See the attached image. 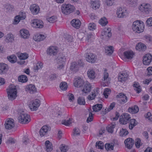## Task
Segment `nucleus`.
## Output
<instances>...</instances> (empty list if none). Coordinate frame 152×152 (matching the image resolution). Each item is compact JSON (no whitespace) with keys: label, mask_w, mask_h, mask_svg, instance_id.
<instances>
[{"label":"nucleus","mask_w":152,"mask_h":152,"mask_svg":"<svg viewBox=\"0 0 152 152\" xmlns=\"http://www.w3.org/2000/svg\"><path fill=\"white\" fill-rule=\"evenodd\" d=\"M127 101V97L126 96H125L124 98H122L120 99H118L119 102L120 104H124L126 103Z\"/></svg>","instance_id":"obj_53"},{"label":"nucleus","mask_w":152,"mask_h":152,"mask_svg":"<svg viewBox=\"0 0 152 152\" xmlns=\"http://www.w3.org/2000/svg\"><path fill=\"white\" fill-rule=\"evenodd\" d=\"M115 104L114 103H112L110 105L109 107L108 108L105 109V112L107 113L112 110L115 107Z\"/></svg>","instance_id":"obj_57"},{"label":"nucleus","mask_w":152,"mask_h":152,"mask_svg":"<svg viewBox=\"0 0 152 152\" xmlns=\"http://www.w3.org/2000/svg\"><path fill=\"white\" fill-rule=\"evenodd\" d=\"M132 27L134 31L137 33H140L143 31L144 25L142 21L137 20L133 23Z\"/></svg>","instance_id":"obj_1"},{"label":"nucleus","mask_w":152,"mask_h":152,"mask_svg":"<svg viewBox=\"0 0 152 152\" xmlns=\"http://www.w3.org/2000/svg\"><path fill=\"white\" fill-rule=\"evenodd\" d=\"M129 121V128L130 129H132L137 124V123L136 122L135 120L134 119H130Z\"/></svg>","instance_id":"obj_36"},{"label":"nucleus","mask_w":152,"mask_h":152,"mask_svg":"<svg viewBox=\"0 0 152 152\" xmlns=\"http://www.w3.org/2000/svg\"><path fill=\"white\" fill-rule=\"evenodd\" d=\"M146 24L148 26H152V17L149 18L146 20Z\"/></svg>","instance_id":"obj_60"},{"label":"nucleus","mask_w":152,"mask_h":152,"mask_svg":"<svg viewBox=\"0 0 152 152\" xmlns=\"http://www.w3.org/2000/svg\"><path fill=\"white\" fill-rule=\"evenodd\" d=\"M8 66L4 63L0 64V74H5L8 70Z\"/></svg>","instance_id":"obj_18"},{"label":"nucleus","mask_w":152,"mask_h":152,"mask_svg":"<svg viewBox=\"0 0 152 152\" xmlns=\"http://www.w3.org/2000/svg\"><path fill=\"white\" fill-rule=\"evenodd\" d=\"M111 31V28H108L107 29L105 28L104 31L102 32L101 35L102 36L104 35L105 37H110L112 36Z\"/></svg>","instance_id":"obj_22"},{"label":"nucleus","mask_w":152,"mask_h":152,"mask_svg":"<svg viewBox=\"0 0 152 152\" xmlns=\"http://www.w3.org/2000/svg\"><path fill=\"white\" fill-rule=\"evenodd\" d=\"M20 18L19 16L17 15L15 18L14 21L13 23V24L14 25L17 24L20 21Z\"/></svg>","instance_id":"obj_62"},{"label":"nucleus","mask_w":152,"mask_h":152,"mask_svg":"<svg viewBox=\"0 0 152 152\" xmlns=\"http://www.w3.org/2000/svg\"><path fill=\"white\" fill-rule=\"evenodd\" d=\"M115 124H113L109 125L106 128L107 130L109 132L112 133L113 131V129L115 127Z\"/></svg>","instance_id":"obj_41"},{"label":"nucleus","mask_w":152,"mask_h":152,"mask_svg":"<svg viewBox=\"0 0 152 152\" xmlns=\"http://www.w3.org/2000/svg\"><path fill=\"white\" fill-rule=\"evenodd\" d=\"M57 18L56 17L52 16L47 18L48 21L50 23H54L57 20Z\"/></svg>","instance_id":"obj_52"},{"label":"nucleus","mask_w":152,"mask_h":152,"mask_svg":"<svg viewBox=\"0 0 152 152\" xmlns=\"http://www.w3.org/2000/svg\"><path fill=\"white\" fill-rule=\"evenodd\" d=\"M19 16L21 20L24 19L26 17V14L25 12H20L19 14Z\"/></svg>","instance_id":"obj_61"},{"label":"nucleus","mask_w":152,"mask_h":152,"mask_svg":"<svg viewBox=\"0 0 152 152\" xmlns=\"http://www.w3.org/2000/svg\"><path fill=\"white\" fill-rule=\"evenodd\" d=\"M68 147L67 146H62L61 147L60 150L61 152H66L67 151L68 149Z\"/></svg>","instance_id":"obj_64"},{"label":"nucleus","mask_w":152,"mask_h":152,"mask_svg":"<svg viewBox=\"0 0 152 152\" xmlns=\"http://www.w3.org/2000/svg\"><path fill=\"white\" fill-rule=\"evenodd\" d=\"M75 10L74 7L70 4H62L61 10L62 13L65 15H69L73 12Z\"/></svg>","instance_id":"obj_4"},{"label":"nucleus","mask_w":152,"mask_h":152,"mask_svg":"<svg viewBox=\"0 0 152 152\" xmlns=\"http://www.w3.org/2000/svg\"><path fill=\"white\" fill-rule=\"evenodd\" d=\"M96 57L94 54L91 53L88 54L86 57V60L91 63H94L96 61Z\"/></svg>","instance_id":"obj_13"},{"label":"nucleus","mask_w":152,"mask_h":152,"mask_svg":"<svg viewBox=\"0 0 152 152\" xmlns=\"http://www.w3.org/2000/svg\"><path fill=\"white\" fill-rule=\"evenodd\" d=\"M30 10L32 14L36 15L39 12V8L38 6L35 4H33L30 6Z\"/></svg>","instance_id":"obj_17"},{"label":"nucleus","mask_w":152,"mask_h":152,"mask_svg":"<svg viewBox=\"0 0 152 152\" xmlns=\"http://www.w3.org/2000/svg\"><path fill=\"white\" fill-rule=\"evenodd\" d=\"M145 118H148V120L152 121V115L150 112H148L145 115Z\"/></svg>","instance_id":"obj_59"},{"label":"nucleus","mask_w":152,"mask_h":152,"mask_svg":"<svg viewBox=\"0 0 152 152\" xmlns=\"http://www.w3.org/2000/svg\"><path fill=\"white\" fill-rule=\"evenodd\" d=\"M20 32L21 37L22 38H27L28 37L29 38L30 37V34L28 30L23 29H21Z\"/></svg>","instance_id":"obj_19"},{"label":"nucleus","mask_w":152,"mask_h":152,"mask_svg":"<svg viewBox=\"0 0 152 152\" xmlns=\"http://www.w3.org/2000/svg\"><path fill=\"white\" fill-rule=\"evenodd\" d=\"M16 141V140H15L13 138H10L7 140V144H13L15 143Z\"/></svg>","instance_id":"obj_58"},{"label":"nucleus","mask_w":152,"mask_h":152,"mask_svg":"<svg viewBox=\"0 0 152 152\" xmlns=\"http://www.w3.org/2000/svg\"><path fill=\"white\" fill-rule=\"evenodd\" d=\"M129 4L132 7H135L137 4V0H127Z\"/></svg>","instance_id":"obj_42"},{"label":"nucleus","mask_w":152,"mask_h":152,"mask_svg":"<svg viewBox=\"0 0 152 152\" xmlns=\"http://www.w3.org/2000/svg\"><path fill=\"white\" fill-rule=\"evenodd\" d=\"M82 66V64L80 62L78 63L76 62H73L71 64L70 69L75 72H76L78 70L79 66Z\"/></svg>","instance_id":"obj_16"},{"label":"nucleus","mask_w":152,"mask_h":152,"mask_svg":"<svg viewBox=\"0 0 152 152\" xmlns=\"http://www.w3.org/2000/svg\"><path fill=\"white\" fill-rule=\"evenodd\" d=\"M77 102L80 105H84L85 104L84 98L83 97H79L77 99Z\"/></svg>","instance_id":"obj_47"},{"label":"nucleus","mask_w":152,"mask_h":152,"mask_svg":"<svg viewBox=\"0 0 152 152\" xmlns=\"http://www.w3.org/2000/svg\"><path fill=\"white\" fill-rule=\"evenodd\" d=\"M34 37H35L36 38H46V37L48 38L50 37L48 34H36Z\"/></svg>","instance_id":"obj_43"},{"label":"nucleus","mask_w":152,"mask_h":152,"mask_svg":"<svg viewBox=\"0 0 152 152\" xmlns=\"http://www.w3.org/2000/svg\"><path fill=\"white\" fill-rule=\"evenodd\" d=\"M134 90L137 93H139L141 91L140 86L139 84L137 83L134 84Z\"/></svg>","instance_id":"obj_50"},{"label":"nucleus","mask_w":152,"mask_h":152,"mask_svg":"<svg viewBox=\"0 0 152 152\" xmlns=\"http://www.w3.org/2000/svg\"><path fill=\"white\" fill-rule=\"evenodd\" d=\"M96 146L98 149H102L104 148V145L101 141L97 142L96 143Z\"/></svg>","instance_id":"obj_48"},{"label":"nucleus","mask_w":152,"mask_h":152,"mask_svg":"<svg viewBox=\"0 0 152 152\" xmlns=\"http://www.w3.org/2000/svg\"><path fill=\"white\" fill-rule=\"evenodd\" d=\"M58 51V48L57 47L50 46L48 48L46 53L48 55L53 56L57 55Z\"/></svg>","instance_id":"obj_6"},{"label":"nucleus","mask_w":152,"mask_h":152,"mask_svg":"<svg viewBox=\"0 0 152 152\" xmlns=\"http://www.w3.org/2000/svg\"><path fill=\"white\" fill-rule=\"evenodd\" d=\"M40 105V101L39 99H36L33 102H32L29 104V107L31 110L36 111Z\"/></svg>","instance_id":"obj_8"},{"label":"nucleus","mask_w":152,"mask_h":152,"mask_svg":"<svg viewBox=\"0 0 152 152\" xmlns=\"http://www.w3.org/2000/svg\"><path fill=\"white\" fill-rule=\"evenodd\" d=\"M5 8L8 12H10L12 11L13 6L10 4H7L5 5Z\"/></svg>","instance_id":"obj_56"},{"label":"nucleus","mask_w":152,"mask_h":152,"mask_svg":"<svg viewBox=\"0 0 152 152\" xmlns=\"http://www.w3.org/2000/svg\"><path fill=\"white\" fill-rule=\"evenodd\" d=\"M18 57L20 60H24L27 59L28 57V54L26 53H21Z\"/></svg>","instance_id":"obj_39"},{"label":"nucleus","mask_w":152,"mask_h":152,"mask_svg":"<svg viewBox=\"0 0 152 152\" xmlns=\"http://www.w3.org/2000/svg\"><path fill=\"white\" fill-rule=\"evenodd\" d=\"M102 106L101 104H97L93 106L92 108L93 111L95 112L99 111L101 110Z\"/></svg>","instance_id":"obj_37"},{"label":"nucleus","mask_w":152,"mask_h":152,"mask_svg":"<svg viewBox=\"0 0 152 152\" xmlns=\"http://www.w3.org/2000/svg\"><path fill=\"white\" fill-rule=\"evenodd\" d=\"M7 59L10 62L12 63H15L17 61V57L14 55L8 56Z\"/></svg>","instance_id":"obj_33"},{"label":"nucleus","mask_w":152,"mask_h":152,"mask_svg":"<svg viewBox=\"0 0 152 152\" xmlns=\"http://www.w3.org/2000/svg\"><path fill=\"white\" fill-rule=\"evenodd\" d=\"M111 92V90L108 88H106L104 91L103 95L106 98H108V95L110 94Z\"/></svg>","instance_id":"obj_46"},{"label":"nucleus","mask_w":152,"mask_h":152,"mask_svg":"<svg viewBox=\"0 0 152 152\" xmlns=\"http://www.w3.org/2000/svg\"><path fill=\"white\" fill-rule=\"evenodd\" d=\"M139 10L142 12L148 14L151 10V5L149 4L143 3L138 7Z\"/></svg>","instance_id":"obj_5"},{"label":"nucleus","mask_w":152,"mask_h":152,"mask_svg":"<svg viewBox=\"0 0 152 152\" xmlns=\"http://www.w3.org/2000/svg\"><path fill=\"white\" fill-rule=\"evenodd\" d=\"M134 55V53L132 51H126L124 53V55L125 58L129 59H132Z\"/></svg>","instance_id":"obj_24"},{"label":"nucleus","mask_w":152,"mask_h":152,"mask_svg":"<svg viewBox=\"0 0 152 152\" xmlns=\"http://www.w3.org/2000/svg\"><path fill=\"white\" fill-rule=\"evenodd\" d=\"M18 119L20 123L23 124H26L30 121L29 115L23 111L20 113Z\"/></svg>","instance_id":"obj_3"},{"label":"nucleus","mask_w":152,"mask_h":152,"mask_svg":"<svg viewBox=\"0 0 152 152\" xmlns=\"http://www.w3.org/2000/svg\"><path fill=\"white\" fill-rule=\"evenodd\" d=\"M42 64L41 63H38L34 65V69L35 72H37V70L42 68Z\"/></svg>","instance_id":"obj_49"},{"label":"nucleus","mask_w":152,"mask_h":152,"mask_svg":"<svg viewBox=\"0 0 152 152\" xmlns=\"http://www.w3.org/2000/svg\"><path fill=\"white\" fill-rule=\"evenodd\" d=\"M129 133L127 130L125 129L122 128L119 134L121 136H125L127 135Z\"/></svg>","instance_id":"obj_40"},{"label":"nucleus","mask_w":152,"mask_h":152,"mask_svg":"<svg viewBox=\"0 0 152 152\" xmlns=\"http://www.w3.org/2000/svg\"><path fill=\"white\" fill-rule=\"evenodd\" d=\"M105 49L106 55L110 56L113 53V46H106Z\"/></svg>","instance_id":"obj_28"},{"label":"nucleus","mask_w":152,"mask_h":152,"mask_svg":"<svg viewBox=\"0 0 152 152\" xmlns=\"http://www.w3.org/2000/svg\"><path fill=\"white\" fill-rule=\"evenodd\" d=\"M72 122V120L69 119L68 120H64L62 121V124L66 126H69L71 124Z\"/></svg>","instance_id":"obj_45"},{"label":"nucleus","mask_w":152,"mask_h":152,"mask_svg":"<svg viewBox=\"0 0 152 152\" xmlns=\"http://www.w3.org/2000/svg\"><path fill=\"white\" fill-rule=\"evenodd\" d=\"M26 91L31 94H33L36 92L37 89L34 85L30 84L27 86L26 88Z\"/></svg>","instance_id":"obj_14"},{"label":"nucleus","mask_w":152,"mask_h":152,"mask_svg":"<svg viewBox=\"0 0 152 152\" xmlns=\"http://www.w3.org/2000/svg\"><path fill=\"white\" fill-rule=\"evenodd\" d=\"M7 92L9 99L12 100L15 99L16 97L17 91L15 86L10 85L9 88L7 89Z\"/></svg>","instance_id":"obj_2"},{"label":"nucleus","mask_w":152,"mask_h":152,"mask_svg":"<svg viewBox=\"0 0 152 152\" xmlns=\"http://www.w3.org/2000/svg\"><path fill=\"white\" fill-rule=\"evenodd\" d=\"M109 75L108 73L105 70L103 75V79L102 80L105 81H107L108 78V77Z\"/></svg>","instance_id":"obj_63"},{"label":"nucleus","mask_w":152,"mask_h":152,"mask_svg":"<svg viewBox=\"0 0 152 152\" xmlns=\"http://www.w3.org/2000/svg\"><path fill=\"white\" fill-rule=\"evenodd\" d=\"M130 119L129 114L127 113H124L121 116L119 121L121 124H126L128 123Z\"/></svg>","instance_id":"obj_7"},{"label":"nucleus","mask_w":152,"mask_h":152,"mask_svg":"<svg viewBox=\"0 0 152 152\" xmlns=\"http://www.w3.org/2000/svg\"><path fill=\"white\" fill-rule=\"evenodd\" d=\"M116 14L118 18H124L127 14L126 10L119 7L117 10Z\"/></svg>","instance_id":"obj_12"},{"label":"nucleus","mask_w":152,"mask_h":152,"mask_svg":"<svg viewBox=\"0 0 152 152\" xmlns=\"http://www.w3.org/2000/svg\"><path fill=\"white\" fill-rule=\"evenodd\" d=\"M91 4L92 8L94 10L98 9L100 6V2L98 0H92Z\"/></svg>","instance_id":"obj_23"},{"label":"nucleus","mask_w":152,"mask_h":152,"mask_svg":"<svg viewBox=\"0 0 152 152\" xmlns=\"http://www.w3.org/2000/svg\"><path fill=\"white\" fill-rule=\"evenodd\" d=\"M128 110L129 113H132V114H135L138 112L139 109L137 106L135 105L132 107L129 108Z\"/></svg>","instance_id":"obj_31"},{"label":"nucleus","mask_w":152,"mask_h":152,"mask_svg":"<svg viewBox=\"0 0 152 152\" xmlns=\"http://www.w3.org/2000/svg\"><path fill=\"white\" fill-rule=\"evenodd\" d=\"M18 80L21 83H25L28 80L27 77L25 75H21L18 78Z\"/></svg>","instance_id":"obj_38"},{"label":"nucleus","mask_w":152,"mask_h":152,"mask_svg":"<svg viewBox=\"0 0 152 152\" xmlns=\"http://www.w3.org/2000/svg\"><path fill=\"white\" fill-rule=\"evenodd\" d=\"M114 147V144L112 143H107L105 145V148L107 151L113 150V149Z\"/></svg>","instance_id":"obj_34"},{"label":"nucleus","mask_w":152,"mask_h":152,"mask_svg":"<svg viewBox=\"0 0 152 152\" xmlns=\"http://www.w3.org/2000/svg\"><path fill=\"white\" fill-rule=\"evenodd\" d=\"M152 56L150 54H146L143 57V62L144 64L149 65L151 61Z\"/></svg>","instance_id":"obj_11"},{"label":"nucleus","mask_w":152,"mask_h":152,"mask_svg":"<svg viewBox=\"0 0 152 152\" xmlns=\"http://www.w3.org/2000/svg\"><path fill=\"white\" fill-rule=\"evenodd\" d=\"M73 136H75L80 135V131L78 128H75L73 129Z\"/></svg>","instance_id":"obj_51"},{"label":"nucleus","mask_w":152,"mask_h":152,"mask_svg":"<svg viewBox=\"0 0 152 152\" xmlns=\"http://www.w3.org/2000/svg\"><path fill=\"white\" fill-rule=\"evenodd\" d=\"M88 28L90 30H93L96 28V25L94 23H90L88 26Z\"/></svg>","instance_id":"obj_55"},{"label":"nucleus","mask_w":152,"mask_h":152,"mask_svg":"<svg viewBox=\"0 0 152 152\" xmlns=\"http://www.w3.org/2000/svg\"><path fill=\"white\" fill-rule=\"evenodd\" d=\"M100 24L102 26H105L108 23L107 19L105 17L101 18L99 21Z\"/></svg>","instance_id":"obj_35"},{"label":"nucleus","mask_w":152,"mask_h":152,"mask_svg":"<svg viewBox=\"0 0 152 152\" xmlns=\"http://www.w3.org/2000/svg\"><path fill=\"white\" fill-rule=\"evenodd\" d=\"M4 125L5 128L7 129H12L15 126L14 120L12 119H7L5 121Z\"/></svg>","instance_id":"obj_10"},{"label":"nucleus","mask_w":152,"mask_h":152,"mask_svg":"<svg viewBox=\"0 0 152 152\" xmlns=\"http://www.w3.org/2000/svg\"><path fill=\"white\" fill-rule=\"evenodd\" d=\"M87 73L88 77L91 79H93L96 77L95 72L92 69L88 70Z\"/></svg>","instance_id":"obj_32"},{"label":"nucleus","mask_w":152,"mask_h":152,"mask_svg":"<svg viewBox=\"0 0 152 152\" xmlns=\"http://www.w3.org/2000/svg\"><path fill=\"white\" fill-rule=\"evenodd\" d=\"M91 88L90 84L89 83H86L85 84L82 91L85 93H87L91 91Z\"/></svg>","instance_id":"obj_27"},{"label":"nucleus","mask_w":152,"mask_h":152,"mask_svg":"<svg viewBox=\"0 0 152 152\" xmlns=\"http://www.w3.org/2000/svg\"><path fill=\"white\" fill-rule=\"evenodd\" d=\"M66 58L63 54L59 55L58 57L57 61L58 64L64 63L66 61Z\"/></svg>","instance_id":"obj_29"},{"label":"nucleus","mask_w":152,"mask_h":152,"mask_svg":"<svg viewBox=\"0 0 152 152\" xmlns=\"http://www.w3.org/2000/svg\"><path fill=\"white\" fill-rule=\"evenodd\" d=\"M136 49L139 51H144L146 49V45L141 43H139L136 47Z\"/></svg>","instance_id":"obj_26"},{"label":"nucleus","mask_w":152,"mask_h":152,"mask_svg":"<svg viewBox=\"0 0 152 152\" xmlns=\"http://www.w3.org/2000/svg\"><path fill=\"white\" fill-rule=\"evenodd\" d=\"M124 143L128 148L131 149L134 145V140L132 138H129L125 140Z\"/></svg>","instance_id":"obj_15"},{"label":"nucleus","mask_w":152,"mask_h":152,"mask_svg":"<svg viewBox=\"0 0 152 152\" xmlns=\"http://www.w3.org/2000/svg\"><path fill=\"white\" fill-rule=\"evenodd\" d=\"M128 75L127 73L121 74L118 77V80L120 82H124L126 81L128 79Z\"/></svg>","instance_id":"obj_21"},{"label":"nucleus","mask_w":152,"mask_h":152,"mask_svg":"<svg viewBox=\"0 0 152 152\" xmlns=\"http://www.w3.org/2000/svg\"><path fill=\"white\" fill-rule=\"evenodd\" d=\"M46 151L47 152H50L53 150L52 144L49 141L47 140L45 142Z\"/></svg>","instance_id":"obj_30"},{"label":"nucleus","mask_w":152,"mask_h":152,"mask_svg":"<svg viewBox=\"0 0 152 152\" xmlns=\"http://www.w3.org/2000/svg\"><path fill=\"white\" fill-rule=\"evenodd\" d=\"M136 146L137 148H139L141 145L142 143L141 142V140L139 138H137L135 140V142Z\"/></svg>","instance_id":"obj_54"},{"label":"nucleus","mask_w":152,"mask_h":152,"mask_svg":"<svg viewBox=\"0 0 152 152\" xmlns=\"http://www.w3.org/2000/svg\"><path fill=\"white\" fill-rule=\"evenodd\" d=\"M60 87L61 90L63 91H65L67 88V85L65 82H61L60 85Z\"/></svg>","instance_id":"obj_44"},{"label":"nucleus","mask_w":152,"mask_h":152,"mask_svg":"<svg viewBox=\"0 0 152 152\" xmlns=\"http://www.w3.org/2000/svg\"><path fill=\"white\" fill-rule=\"evenodd\" d=\"M71 23L73 27L77 28H79L81 25V22L78 19H73L71 21Z\"/></svg>","instance_id":"obj_25"},{"label":"nucleus","mask_w":152,"mask_h":152,"mask_svg":"<svg viewBox=\"0 0 152 152\" xmlns=\"http://www.w3.org/2000/svg\"><path fill=\"white\" fill-rule=\"evenodd\" d=\"M49 129L48 127L46 126H44L39 131V134L41 137H43L46 135Z\"/></svg>","instance_id":"obj_20"},{"label":"nucleus","mask_w":152,"mask_h":152,"mask_svg":"<svg viewBox=\"0 0 152 152\" xmlns=\"http://www.w3.org/2000/svg\"><path fill=\"white\" fill-rule=\"evenodd\" d=\"M74 84L75 87L80 88L84 85V81L82 79L78 77L74 79Z\"/></svg>","instance_id":"obj_9"}]
</instances>
